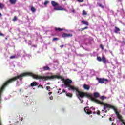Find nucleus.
Returning <instances> with one entry per match:
<instances>
[{
  "label": "nucleus",
  "mask_w": 125,
  "mask_h": 125,
  "mask_svg": "<svg viewBox=\"0 0 125 125\" xmlns=\"http://www.w3.org/2000/svg\"><path fill=\"white\" fill-rule=\"evenodd\" d=\"M23 77H32L33 79L35 80H42L43 81H49V80H53L54 79H58V80L61 79L62 81L63 82V83L66 87L68 88V90H73V91H76L78 93V97L80 100V97L81 98H83L84 96H87V97H89L90 96L87 93H84V92H82L79 90V88L76 87L75 86H71L72 81V80L68 78L64 79L63 77L58 76V75H52L51 76H42L34 74L32 72H25L21 73L19 75V79L20 81H22L23 80Z\"/></svg>",
  "instance_id": "1"
},
{
  "label": "nucleus",
  "mask_w": 125,
  "mask_h": 125,
  "mask_svg": "<svg viewBox=\"0 0 125 125\" xmlns=\"http://www.w3.org/2000/svg\"><path fill=\"white\" fill-rule=\"evenodd\" d=\"M84 93H87L90 96L87 97V96H84V97H87V98H90L92 101H93L94 102H95V103H97V104H100V105H103L104 106V110H106L107 108H110V109H112L113 110H114V112L116 110H118L117 108L111 104H109L107 103H104L103 102H101L100 100H97V98H98L99 96H100V94L98 92H95L93 94L94 97L93 98L92 96H91V95H90L89 93L87 92H84Z\"/></svg>",
  "instance_id": "2"
},
{
  "label": "nucleus",
  "mask_w": 125,
  "mask_h": 125,
  "mask_svg": "<svg viewBox=\"0 0 125 125\" xmlns=\"http://www.w3.org/2000/svg\"><path fill=\"white\" fill-rule=\"evenodd\" d=\"M115 113L118 118V119H119V120L122 122V123H123V125H125V122L124 121V120H123V116H122V115H121V114H120V113H119V112H118V109L116 110L115 111Z\"/></svg>",
  "instance_id": "3"
},
{
  "label": "nucleus",
  "mask_w": 125,
  "mask_h": 125,
  "mask_svg": "<svg viewBox=\"0 0 125 125\" xmlns=\"http://www.w3.org/2000/svg\"><path fill=\"white\" fill-rule=\"evenodd\" d=\"M97 80L98 81V83H104L105 82H107V83L108 82H109V81L107 79L99 78L98 77L97 78Z\"/></svg>",
  "instance_id": "4"
},
{
  "label": "nucleus",
  "mask_w": 125,
  "mask_h": 125,
  "mask_svg": "<svg viewBox=\"0 0 125 125\" xmlns=\"http://www.w3.org/2000/svg\"><path fill=\"white\" fill-rule=\"evenodd\" d=\"M62 93H65L66 96H68V97H72V96H73V94L71 93H67V91H66V90L64 89L62 90V92L60 93V94H62Z\"/></svg>",
  "instance_id": "5"
},
{
  "label": "nucleus",
  "mask_w": 125,
  "mask_h": 125,
  "mask_svg": "<svg viewBox=\"0 0 125 125\" xmlns=\"http://www.w3.org/2000/svg\"><path fill=\"white\" fill-rule=\"evenodd\" d=\"M84 110L87 115H91V114H92V112L88 108V107H85Z\"/></svg>",
  "instance_id": "6"
},
{
  "label": "nucleus",
  "mask_w": 125,
  "mask_h": 125,
  "mask_svg": "<svg viewBox=\"0 0 125 125\" xmlns=\"http://www.w3.org/2000/svg\"><path fill=\"white\" fill-rule=\"evenodd\" d=\"M72 36L73 35H72L71 34H67L66 33H64L62 35V38H70L71 37H72Z\"/></svg>",
  "instance_id": "7"
},
{
  "label": "nucleus",
  "mask_w": 125,
  "mask_h": 125,
  "mask_svg": "<svg viewBox=\"0 0 125 125\" xmlns=\"http://www.w3.org/2000/svg\"><path fill=\"white\" fill-rule=\"evenodd\" d=\"M54 9L55 10H64V11H66V9H64V8L62 7V6L55 7Z\"/></svg>",
  "instance_id": "8"
},
{
  "label": "nucleus",
  "mask_w": 125,
  "mask_h": 125,
  "mask_svg": "<svg viewBox=\"0 0 125 125\" xmlns=\"http://www.w3.org/2000/svg\"><path fill=\"white\" fill-rule=\"evenodd\" d=\"M83 87L84 89H86V90H89V89L90 88V86H89V85H86L85 84L83 85Z\"/></svg>",
  "instance_id": "9"
},
{
  "label": "nucleus",
  "mask_w": 125,
  "mask_h": 125,
  "mask_svg": "<svg viewBox=\"0 0 125 125\" xmlns=\"http://www.w3.org/2000/svg\"><path fill=\"white\" fill-rule=\"evenodd\" d=\"M51 3L52 6H53L54 7H55V6H58V5H59V4H58V3L54 1H52L51 2Z\"/></svg>",
  "instance_id": "10"
},
{
  "label": "nucleus",
  "mask_w": 125,
  "mask_h": 125,
  "mask_svg": "<svg viewBox=\"0 0 125 125\" xmlns=\"http://www.w3.org/2000/svg\"><path fill=\"white\" fill-rule=\"evenodd\" d=\"M43 71H50V68L48 66H43Z\"/></svg>",
  "instance_id": "11"
},
{
  "label": "nucleus",
  "mask_w": 125,
  "mask_h": 125,
  "mask_svg": "<svg viewBox=\"0 0 125 125\" xmlns=\"http://www.w3.org/2000/svg\"><path fill=\"white\" fill-rule=\"evenodd\" d=\"M120 31H121V29H120V28H119L117 26L115 27L114 33H115V34H118V32H120Z\"/></svg>",
  "instance_id": "12"
},
{
  "label": "nucleus",
  "mask_w": 125,
  "mask_h": 125,
  "mask_svg": "<svg viewBox=\"0 0 125 125\" xmlns=\"http://www.w3.org/2000/svg\"><path fill=\"white\" fill-rule=\"evenodd\" d=\"M37 85H38V83L36 82H33L30 84V86H32V87H33V86H37Z\"/></svg>",
  "instance_id": "13"
},
{
  "label": "nucleus",
  "mask_w": 125,
  "mask_h": 125,
  "mask_svg": "<svg viewBox=\"0 0 125 125\" xmlns=\"http://www.w3.org/2000/svg\"><path fill=\"white\" fill-rule=\"evenodd\" d=\"M81 23L83 24V25H86V26H88V22L87 21L83 20L81 21Z\"/></svg>",
  "instance_id": "14"
},
{
  "label": "nucleus",
  "mask_w": 125,
  "mask_h": 125,
  "mask_svg": "<svg viewBox=\"0 0 125 125\" xmlns=\"http://www.w3.org/2000/svg\"><path fill=\"white\" fill-rule=\"evenodd\" d=\"M17 0H9V2L11 4H16Z\"/></svg>",
  "instance_id": "15"
},
{
  "label": "nucleus",
  "mask_w": 125,
  "mask_h": 125,
  "mask_svg": "<svg viewBox=\"0 0 125 125\" xmlns=\"http://www.w3.org/2000/svg\"><path fill=\"white\" fill-rule=\"evenodd\" d=\"M102 60L104 64H106V58L105 57H103L102 58Z\"/></svg>",
  "instance_id": "16"
},
{
  "label": "nucleus",
  "mask_w": 125,
  "mask_h": 125,
  "mask_svg": "<svg viewBox=\"0 0 125 125\" xmlns=\"http://www.w3.org/2000/svg\"><path fill=\"white\" fill-rule=\"evenodd\" d=\"M100 99H101V100H102V101H103V100H104L105 99H107V97H105V96H102L100 97Z\"/></svg>",
  "instance_id": "17"
},
{
  "label": "nucleus",
  "mask_w": 125,
  "mask_h": 125,
  "mask_svg": "<svg viewBox=\"0 0 125 125\" xmlns=\"http://www.w3.org/2000/svg\"><path fill=\"white\" fill-rule=\"evenodd\" d=\"M56 31H63L64 29L63 28H60L59 27L55 28Z\"/></svg>",
  "instance_id": "18"
},
{
  "label": "nucleus",
  "mask_w": 125,
  "mask_h": 125,
  "mask_svg": "<svg viewBox=\"0 0 125 125\" xmlns=\"http://www.w3.org/2000/svg\"><path fill=\"white\" fill-rule=\"evenodd\" d=\"M0 9H3L4 8V4L0 2Z\"/></svg>",
  "instance_id": "19"
},
{
  "label": "nucleus",
  "mask_w": 125,
  "mask_h": 125,
  "mask_svg": "<svg viewBox=\"0 0 125 125\" xmlns=\"http://www.w3.org/2000/svg\"><path fill=\"white\" fill-rule=\"evenodd\" d=\"M31 11H32V12H36V8H35V7H31Z\"/></svg>",
  "instance_id": "20"
},
{
  "label": "nucleus",
  "mask_w": 125,
  "mask_h": 125,
  "mask_svg": "<svg viewBox=\"0 0 125 125\" xmlns=\"http://www.w3.org/2000/svg\"><path fill=\"white\" fill-rule=\"evenodd\" d=\"M97 60H98V61H99L100 62H101V61H102V58H101V57H97Z\"/></svg>",
  "instance_id": "21"
},
{
  "label": "nucleus",
  "mask_w": 125,
  "mask_h": 125,
  "mask_svg": "<svg viewBox=\"0 0 125 125\" xmlns=\"http://www.w3.org/2000/svg\"><path fill=\"white\" fill-rule=\"evenodd\" d=\"M86 29H88V27L85 26L84 28H81V31H83V30H86Z\"/></svg>",
  "instance_id": "22"
},
{
  "label": "nucleus",
  "mask_w": 125,
  "mask_h": 125,
  "mask_svg": "<svg viewBox=\"0 0 125 125\" xmlns=\"http://www.w3.org/2000/svg\"><path fill=\"white\" fill-rule=\"evenodd\" d=\"M87 13H86V12L85 10H83V13H82V15H86Z\"/></svg>",
  "instance_id": "23"
},
{
  "label": "nucleus",
  "mask_w": 125,
  "mask_h": 125,
  "mask_svg": "<svg viewBox=\"0 0 125 125\" xmlns=\"http://www.w3.org/2000/svg\"><path fill=\"white\" fill-rule=\"evenodd\" d=\"M51 89V88L50 87V86H46V89H47V90H48V91H50Z\"/></svg>",
  "instance_id": "24"
},
{
  "label": "nucleus",
  "mask_w": 125,
  "mask_h": 125,
  "mask_svg": "<svg viewBox=\"0 0 125 125\" xmlns=\"http://www.w3.org/2000/svg\"><path fill=\"white\" fill-rule=\"evenodd\" d=\"M99 6H100V7H101L102 8H104V6L102 5V4H100V3H98Z\"/></svg>",
  "instance_id": "25"
},
{
  "label": "nucleus",
  "mask_w": 125,
  "mask_h": 125,
  "mask_svg": "<svg viewBox=\"0 0 125 125\" xmlns=\"http://www.w3.org/2000/svg\"><path fill=\"white\" fill-rule=\"evenodd\" d=\"M100 48H101V49H102V50H103L104 49V47L103 46V45H102V44H101V45H100Z\"/></svg>",
  "instance_id": "26"
},
{
  "label": "nucleus",
  "mask_w": 125,
  "mask_h": 125,
  "mask_svg": "<svg viewBox=\"0 0 125 125\" xmlns=\"http://www.w3.org/2000/svg\"><path fill=\"white\" fill-rule=\"evenodd\" d=\"M58 40H59V39L57 38H54L53 39H52V41L53 42L54 41H58Z\"/></svg>",
  "instance_id": "27"
},
{
  "label": "nucleus",
  "mask_w": 125,
  "mask_h": 125,
  "mask_svg": "<svg viewBox=\"0 0 125 125\" xmlns=\"http://www.w3.org/2000/svg\"><path fill=\"white\" fill-rule=\"evenodd\" d=\"M16 20H17V18L16 17V16H15L13 19V21H16Z\"/></svg>",
  "instance_id": "28"
},
{
  "label": "nucleus",
  "mask_w": 125,
  "mask_h": 125,
  "mask_svg": "<svg viewBox=\"0 0 125 125\" xmlns=\"http://www.w3.org/2000/svg\"><path fill=\"white\" fill-rule=\"evenodd\" d=\"M49 2L48 1H45L44 3V5H47V3H48Z\"/></svg>",
  "instance_id": "29"
},
{
  "label": "nucleus",
  "mask_w": 125,
  "mask_h": 125,
  "mask_svg": "<svg viewBox=\"0 0 125 125\" xmlns=\"http://www.w3.org/2000/svg\"><path fill=\"white\" fill-rule=\"evenodd\" d=\"M0 37H4V34H2L0 31Z\"/></svg>",
  "instance_id": "30"
},
{
  "label": "nucleus",
  "mask_w": 125,
  "mask_h": 125,
  "mask_svg": "<svg viewBox=\"0 0 125 125\" xmlns=\"http://www.w3.org/2000/svg\"><path fill=\"white\" fill-rule=\"evenodd\" d=\"M16 56H11L10 58V59H14V58H15Z\"/></svg>",
  "instance_id": "31"
},
{
  "label": "nucleus",
  "mask_w": 125,
  "mask_h": 125,
  "mask_svg": "<svg viewBox=\"0 0 125 125\" xmlns=\"http://www.w3.org/2000/svg\"><path fill=\"white\" fill-rule=\"evenodd\" d=\"M77 1H78V2H83V0H77Z\"/></svg>",
  "instance_id": "32"
},
{
  "label": "nucleus",
  "mask_w": 125,
  "mask_h": 125,
  "mask_svg": "<svg viewBox=\"0 0 125 125\" xmlns=\"http://www.w3.org/2000/svg\"><path fill=\"white\" fill-rule=\"evenodd\" d=\"M61 91V89H59V91H58V93H59V94H61V92H60Z\"/></svg>",
  "instance_id": "33"
},
{
  "label": "nucleus",
  "mask_w": 125,
  "mask_h": 125,
  "mask_svg": "<svg viewBox=\"0 0 125 125\" xmlns=\"http://www.w3.org/2000/svg\"><path fill=\"white\" fill-rule=\"evenodd\" d=\"M38 87H41L42 88H43V87H42V85H39Z\"/></svg>",
  "instance_id": "34"
},
{
  "label": "nucleus",
  "mask_w": 125,
  "mask_h": 125,
  "mask_svg": "<svg viewBox=\"0 0 125 125\" xmlns=\"http://www.w3.org/2000/svg\"><path fill=\"white\" fill-rule=\"evenodd\" d=\"M50 100H52L53 99V97H52V96H51V97H50Z\"/></svg>",
  "instance_id": "35"
},
{
  "label": "nucleus",
  "mask_w": 125,
  "mask_h": 125,
  "mask_svg": "<svg viewBox=\"0 0 125 125\" xmlns=\"http://www.w3.org/2000/svg\"><path fill=\"white\" fill-rule=\"evenodd\" d=\"M97 115H100V111H99V110L97 112Z\"/></svg>",
  "instance_id": "36"
},
{
  "label": "nucleus",
  "mask_w": 125,
  "mask_h": 125,
  "mask_svg": "<svg viewBox=\"0 0 125 125\" xmlns=\"http://www.w3.org/2000/svg\"><path fill=\"white\" fill-rule=\"evenodd\" d=\"M118 2H122V0H118Z\"/></svg>",
  "instance_id": "37"
},
{
  "label": "nucleus",
  "mask_w": 125,
  "mask_h": 125,
  "mask_svg": "<svg viewBox=\"0 0 125 125\" xmlns=\"http://www.w3.org/2000/svg\"><path fill=\"white\" fill-rule=\"evenodd\" d=\"M60 47H61V48H62V47H64V45H62L60 46Z\"/></svg>",
  "instance_id": "38"
},
{
  "label": "nucleus",
  "mask_w": 125,
  "mask_h": 125,
  "mask_svg": "<svg viewBox=\"0 0 125 125\" xmlns=\"http://www.w3.org/2000/svg\"><path fill=\"white\" fill-rule=\"evenodd\" d=\"M48 94H49V95H50V94H52V92H49L48 93Z\"/></svg>",
  "instance_id": "39"
},
{
  "label": "nucleus",
  "mask_w": 125,
  "mask_h": 125,
  "mask_svg": "<svg viewBox=\"0 0 125 125\" xmlns=\"http://www.w3.org/2000/svg\"><path fill=\"white\" fill-rule=\"evenodd\" d=\"M20 120L21 121H23V117L21 118Z\"/></svg>",
  "instance_id": "40"
},
{
  "label": "nucleus",
  "mask_w": 125,
  "mask_h": 125,
  "mask_svg": "<svg viewBox=\"0 0 125 125\" xmlns=\"http://www.w3.org/2000/svg\"><path fill=\"white\" fill-rule=\"evenodd\" d=\"M112 125H116V124H114V123H112V124H111Z\"/></svg>",
  "instance_id": "41"
},
{
  "label": "nucleus",
  "mask_w": 125,
  "mask_h": 125,
  "mask_svg": "<svg viewBox=\"0 0 125 125\" xmlns=\"http://www.w3.org/2000/svg\"><path fill=\"white\" fill-rule=\"evenodd\" d=\"M109 121H112V118H111V117L109 118Z\"/></svg>",
  "instance_id": "42"
},
{
  "label": "nucleus",
  "mask_w": 125,
  "mask_h": 125,
  "mask_svg": "<svg viewBox=\"0 0 125 125\" xmlns=\"http://www.w3.org/2000/svg\"><path fill=\"white\" fill-rule=\"evenodd\" d=\"M2 14H1V13L0 12V17H1V16H2Z\"/></svg>",
  "instance_id": "43"
},
{
  "label": "nucleus",
  "mask_w": 125,
  "mask_h": 125,
  "mask_svg": "<svg viewBox=\"0 0 125 125\" xmlns=\"http://www.w3.org/2000/svg\"><path fill=\"white\" fill-rule=\"evenodd\" d=\"M107 110L108 111H110V108H108Z\"/></svg>",
  "instance_id": "44"
},
{
  "label": "nucleus",
  "mask_w": 125,
  "mask_h": 125,
  "mask_svg": "<svg viewBox=\"0 0 125 125\" xmlns=\"http://www.w3.org/2000/svg\"><path fill=\"white\" fill-rule=\"evenodd\" d=\"M123 42H124V43H125V41H123Z\"/></svg>",
  "instance_id": "45"
},
{
  "label": "nucleus",
  "mask_w": 125,
  "mask_h": 125,
  "mask_svg": "<svg viewBox=\"0 0 125 125\" xmlns=\"http://www.w3.org/2000/svg\"><path fill=\"white\" fill-rule=\"evenodd\" d=\"M81 102H83V100L81 101Z\"/></svg>",
  "instance_id": "46"
},
{
  "label": "nucleus",
  "mask_w": 125,
  "mask_h": 125,
  "mask_svg": "<svg viewBox=\"0 0 125 125\" xmlns=\"http://www.w3.org/2000/svg\"><path fill=\"white\" fill-rule=\"evenodd\" d=\"M103 111H104V110H102V112H103Z\"/></svg>",
  "instance_id": "47"
},
{
  "label": "nucleus",
  "mask_w": 125,
  "mask_h": 125,
  "mask_svg": "<svg viewBox=\"0 0 125 125\" xmlns=\"http://www.w3.org/2000/svg\"><path fill=\"white\" fill-rule=\"evenodd\" d=\"M47 84H50V83H47Z\"/></svg>",
  "instance_id": "48"
},
{
  "label": "nucleus",
  "mask_w": 125,
  "mask_h": 125,
  "mask_svg": "<svg viewBox=\"0 0 125 125\" xmlns=\"http://www.w3.org/2000/svg\"><path fill=\"white\" fill-rule=\"evenodd\" d=\"M105 113H107V111H105Z\"/></svg>",
  "instance_id": "49"
},
{
  "label": "nucleus",
  "mask_w": 125,
  "mask_h": 125,
  "mask_svg": "<svg viewBox=\"0 0 125 125\" xmlns=\"http://www.w3.org/2000/svg\"><path fill=\"white\" fill-rule=\"evenodd\" d=\"M113 121H114V120L113 119Z\"/></svg>",
  "instance_id": "50"
}]
</instances>
